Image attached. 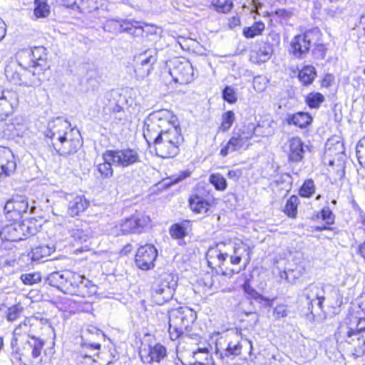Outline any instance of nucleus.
<instances>
[{"label":"nucleus","instance_id":"9b49d317","mask_svg":"<svg viewBox=\"0 0 365 365\" xmlns=\"http://www.w3.org/2000/svg\"><path fill=\"white\" fill-rule=\"evenodd\" d=\"M169 73L173 81L180 84H188L194 79L192 63L185 58L175 57L167 61Z\"/></svg>","mask_w":365,"mask_h":365},{"label":"nucleus","instance_id":"473e14b6","mask_svg":"<svg viewBox=\"0 0 365 365\" xmlns=\"http://www.w3.org/2000/svg\"><path fill=\"white\" fill-rule=\"evenodd\" d=\"M286 121L288 125H294L300 128H304L312 123V118L308 113L298 112L288 115Z\"/></svg>","mask_w":365,"mask_h":365},{"label":"nucleus","instance_id":"69168bd1","mask_svg":"<svg viewBox=\"0 0 365 365\" xmlns=\"http://www.w3.org/2000/svg\"><path fill=\"white\" fill-rule=\"evenodd\" d=\"M243 289L245 293H247L251 298L255 299L256 301H259L263 299V297L256 290H255L248 283H245L243 284Z\"/></svg>","mask_w":365,"mask_h":365},{"label":"nucleus","instance_id":"aec40b11","mask_svg":"<svg viewBox=\"0 0 365 365\" xmlns=\"http://www.w3.org/2000/svg\"><path fill=\"white\" fill-rule=\"evenodd\" d=\"M104 29L109 32H126L134 36H140L143 33V27L139 26L138 22L133 23L128 21L120 22L115 19L108 20L104 25Z\"/></svg>","mask_w":365,"mask_h":365},{"label":"nucleus","instance_id":"49530a36","mask_svg":"<svg viewBox=\"0 0 365 365\" xmlns=\"http://www.w3.org/2000/svg\"><path fill=\"white\" fill-rule=\"evenodd\" d=\"M305 101L310 108H319L324 101V96L319 92H312L307 96Z\"/></svg>","mask_w":365,"mask_h":365},{"label":"nucleus","instance_id":"393cba45","mask_svg":"<svg viewBox=\"0 0 365 365\" xmlns=\"http://www.w3.org/2000/svg\"><path fill=\"white\" fill-rule=\"evenodd\" d=\"M180 145L168 140L167 137L160 138L154 143L156 155L163 158H173L180 152Z\"/></svg>","mask_w":365,"mask_h":365},{"label":"nucleus","instance_id":"09e8293b","mask_svg":"<svg viewBox=\"0 0 365 365\" xmlns=\"http://www.w3.org/2000/svg\"><path fill=\"white\" fill-rule=\"evenodd\" d=\"M104 162L98 165V170L104 178H108L113 176V170L112 168L113 161L107 160L106 158V152L103 154Z\"/></svg>","mask_w":365,"mask_h":365},{"label":"nucleus","instance_id":"680f3d73","mask_svg":"<svg viewBox=\"0 0 365 365\" xmlns=\"http://www.w3.org/2000/svg\"><path fill=\"white\" fill-rule=\"evenodd\" d=\"M222 97L229 103H234L237 101V96L234 89L228 86L222 91Z\"/></svg>","mask_w":365,"mask_h":365},{"label":"nucleus","instance_id":"c756f323","mask_svg":"<svg viewBox=\"0 0 365 365\" xmlns=\"http://www.w3.org/2000/svg\"><path fill=\"white\" fill-rule=\"evenodd\" d=\"M90 202L83 195H77L69 201L68 213L72 216H77L84 212L89 206Z\"/></svg>","mask_w":365,"mask_h":365},{"label":"nucleus","instance_id":"cd10ccee","mask_svg":"<svg viewBox=\"0 0 365 365\" xmlns=\"http://www.w3.org/2000/svg\"><path fill=\"white\" fill-rule=\"evenodd\" d=\"M69 273V270L51 272L47 276L46 282L63 292Z\"/></svg>","mask_w":365,"mask_h":365},{"label":"nucleus","instance_id":"e433bc0d","mask_svg":"<svg viewBox=\"0 0 365 365\" xmlns=\"http://www.w3.org/2000/svg\"><path fill=\"white\" fill-rule=\"evenodd\" d=\"M162 137H167L168 140H172L177 144L181 145L184 140L183 136L181 134V129L179 126H175L169 122L165 128Z\"/></svg>","mask_w":365,"mask_h":365},{"label":"nucleus","instance_id":"0eeeda50","mask_svg":"<svg viewBox=\"0 0 365 365\" xmlns=\"http://www.w3.org/2000/svg\"><path fill=\"white\" fill-rule=\"evenodd\" d=\"M166 110H157L151 113L144 120L143 136L147 143H155L163 134V132L169 121L165 115Z\"/></svg>","mask_w":365,"mask_h":365},{"label":"nucleus","instance_id":"b1692460","mask_svg":"<svg viewBox=\"0 0 365 365\" xmlns=\"http://www.w3.org/2000/svg\"><path fill=\"white\" fill-rule=\"evenodd\" d=\"M16 168L15 157L7 147H0V178L13 174Z\"/></svg>","mask_w":365,"mask_h":365},{"label":"nucleus","instance_id":"774afa93","mask_svg":"<svg viewBox=\"0 0 365 365\" xmlns=\"http://www.w3.org/2000/svg\"><path fill=\"white\" fill-rule=\"evenodd\" d=\"M250 6H252L251 12L258 14L257 11L263 6V3L259 0H247Z\"/></svg>","mask_w":365,"mask_h":365},{"label":"nucleus","instance_id":"0e129e2a","mask_svg":"<svg viewBox=\"0 0 365 365\" xmlns=\"http://www.w3.org/2000/svg\"><path fill=\"white\" fill-rule=\"evenodd\" d=\"M91 0H81V3L80 4H77L76 2H74L73 4H72L71 5V8L73 10H78L80 12L83 13V12H86V11H90L91 9L92 8H93V6H87V4Z\"/></svg>","mask_w":365,"mask_h":365},{"label":"nucleus","instance_id":"f257e3e1","mask_svg":"<svg viewBox=\"0 0 365 365\" xmlns=\"http://www.w3.org/2000/svg\"><path fill=\"white\" fill-rule=\"evenodd\" d=\"M197 319L196 312L188 307H180L173 309L169 314V334L171 340L174 341L185 333L191 339L200 341L204 337V332L190 333V328Z\"/></svg>","mask_w":365,"mask_h":365},{"label":"nucleus","instance_id":"c85d7f7f","mask_svg":"<svg viewBox=\"0 0 365 365\" xmlns=\"http://www.w3.org/2000/svg\"><path fill=\"white\" fill-rule=\"evenodd\" d=\"M229 339L230 337L228 336L223 337L220 335V332H214L210 336V339L207 342L208 346L211 350L215 349L216 354H219L221 358H224L222 352L225 351Z\"/></svg>","mask_w":365,"mask_h":365},{"label":"nucleus","instance_id":"338daca9","mask_svg":"<svg viewBox=\"0 0 365 365\" xmlns=\"http://www.w3.org/2000/svg\"><path fill=\"white\" fill-rule=\"evenodd\" d=\"M199 353H205V347H199L197 351H192V357L195 361L190 365H205L203 362L199 361L197 356Z\"/></svg>","mask_w":365,"mask_h":365},{"label":"nucleus","instance_id":"a18cd8bd","mask_svg":"<svg viewBox=\"0 0 365 365\" xmlns=\"http://www.w3.org/2000/svg\"><path fill=\"white\" fill-rule=\"evenodd\" d=\"M234 6L232 0H213L210 5L216 11L222 14L230 12Z\"/></svg>","mask_w":365,"mask_h":365},{"label":"nucleus","instance_id":"a211bd4d","mask_svg":"<svg viewBox=\"0 0 365 365\" xmlns=\"http://www.w3.org/2000/svg\"><path fill=\"white\" fill-rule=\"evenodd\" d=\"M81 138L80 132L72 128L71 131L68 133L67 135L58 143L56 148L53 150L57 154L66 158L70 155L77 153L82 146L83 141Z\"/></svg>","mask_w":365,"mask_h":365},{"label":"nucleus","instance_id":"2eb2a0df","mask_svg":"<svg viewBox=\"0 0 365 365\" xmlns=\"http://www.w3.org/2000/svg\"><path fill=\"white\" fill-rule=\"evenodd\" d=\"M107 160L113 161L115 167L125 168L141 162L139 153L135 149L129 148L106 151Z\"/></svg>","mask_w":365,"mask_h":365},{"label":"nucleus","instance_id":"412c9836","mask_svg":"<svg viewBox=\"0 0 365 365\" xmlns=\"http://www.w3.org/2000/svg\"><path fill=\"white\" fill-rule=\"evenodd\" d=\"M19 103V95L14 90L0 91V121L12 115L14 108Z\"/></svg>","mask_w":365,"mask_h":365},{"label":"nucleus","instance_id":"3c124183","mask_svg":"<svg viewBox=\"0 0 365 365\" xmlns=\"http://www.w3.org/2000/svg\"><path fill=\"white\" fill-rule=\"evenodd\" d=\"M27 343L28 345L32 349V356L34 358L38 357L41 355V350L44 345L43 340L35 336H31Z\"/></svg>","mask_w":365,"mask_h":365},{"label":"nucleus","instance_id":"20e7f679","mask_svg":"<svg viewBox=\"0 0 365 365\" xmlns=\"http://www.w3.org/2000/svg\"><path fill=\"white\" fill-rule=\"evenodd\" d=\"M178 276L171 272H163L158 274L151 287L153 301L158 305L170 301L178 286Z\"/></svg>","mask_w":365,"mask_h":365},{"label":"nucleus","instance_id":"a878e982","mask_svg":"<svg viewBox=\"0 0 365 365\" xmlns=\"http://www.w3.org/2000/svg\"><path fill=\"white\" fill-rule=\"evenodd\" d=\"M205 205V182H199L189 198V207L195 213L201 212Z\"/></svg>","mask_w":365,"mask_h":365},{"label":"nucleus","instance_id":"58836bf2","mask_svg":"<svg viewBox=\"0 0 365 365\" xmlns=\"http://www.w3.org/2000/svg\"><path fill=\"white\" fill-rule=\"evenodd\" d=\"M346 157V155L343 152H340L336 158L330 160L329 162V165L333 167V169L336 171L337 176L339 178L344 177L345 174V161Z\"/></svg>","mask_w":365,"mask_h":365},{"label":"nucleus","instance_id":"bb28decb","mask_svg":"<svg viewBox=\"0 0 365 365\" xmlns=\"http://www.w3.org/2000/svg\"><path fill=\"white\" fill-rule=\"evenodd\" d=\"M288 158L292 163L301 162L304 158V154L309 149L299 137H294L288 141Z\"/></svg>","mask_w":365,"mask_h":365},{"label":"nucleus","instance_id":"a19ab883","mask_svg":"<svg viewBox=\"0 0 365 365\" xmlns=\"http://www.w3.org/2000/svg\"><path fill=\"white\" fill-rule=\"evenodd\" d=\"M227 345V346H226L225 351L222 352L224 357L226 356L233 358L241 354L242 345L238 340L237 336H236L234 339L230 337L228 344Z\"/></svg>","mask_w":365,"mask_h":365},{"label":"nucleus","instance_id":"c9c22d12","mask_svg":"<svg viewBox=\"0 0 365 365\" xmlns=\"http://www.w3.org/2000/svg\"><path fill=\"white\" fill-rule=\"evenodd\" d=\"M156 49H148L134 58V61L153 69V65L157 61Z\"/></svg>","mask_w":365,"mask_h":365},{"label":"nucleus","instance_id":"5fc2aeb1","mask_svg":"<svg viewBox=\"0 0 365 365\" xmlns=\"http://www.w3.org/2000/svg\"><path fill=\"white\" fill-rule=\"evenodd\" d=\"M356 154L360 165L365 168V135L357 143Z\"/></svg>","mask_w":365,"mask_h":365},{"label":"nucleus","instance_id":"ddd939ff","mask_svg":"<svg viewBox=\"0 0 365 365\" xmlns=\"http://www.w3.org/2000/svg\"><path fill=\"white\" fill-rule=\"evenodd\" d=\"M105 101L106 102H104L105 106L103 108L105 115H109L116 123L125 120L126 115L123 108L125 96L118 91H112L105 95Z\"/></svg>","mask_w":365,"mask_h":365},{"label":"nucleus","instance_id":"f8f14e48","mask_svg":"<svg viewBox=\"0 0 365 365\" xmlns=\"http://www.w3.org/2000/svg\"><path fill=\"white\" fill-rule=\"evenodd\" d=\"M71 123L61 117L50 120L43 132L46 143L53 149L71 131Z\"/></svg>","mask_w":365,"mask_h":365},{"label":"nucleus","instance_id":"4d7b16f0","mask_svg":"<svg viewBox=\"0 0 365 365\" xmlns=\"http://www.w3.org/2000/svg\"><path fill=\"white\" fill-rule=\"evenodd\" d=\"M250 247L247 244L244 243L243 242H240L239 243H235L234 247V254L238 255L241 257L245 256L246 254L247 257V260H250Z\"/></svg>","mask_w":365,"mask_h":365},{"label":"nucleus","instance_id":"6e6552de","mask_svg":"<svg viewBox=\"0 0 365 365\" xmlns=\"http://www.w3.org/2000/svg\"><path fill=\"white\" fill-rule=\"evenodd\" d=\"M81 350L77 354L76 360L78 365H109L118 359L113 353L110 359L104 361L99 352L101 345L99 343L82 342Z\"/></svg>","mask_w":365,"mask_h":365},{"label":"nucleus","instance_id":"4be33fe9","mask_svg":"<svg viewBox=\"0 0 365 365\" xmlns=\"http://www.w3.org/2000/svg\"><path fill=\"white\" fill-rule=\"evenodd\" d=\"M250 127H251L250 129L252 130L251 134H246L245 131L241 133H235L227 144L221 148L220 155L225 157L229 153H233L242 148V146L247 143L248 140L251 138L252 134L255 133L256 130L254 125H249V128Z\"/></svg>","mask_w":365,"mask_h":365},{"label":"nucleus","instance_id":"72a5a7b5","mask_svg":"<svg viewBox=\"0 0 365 365\" xmlns=\"http://www.w3.org/2000/svg\"><path fill=\"white\" fill-rule=\"evenodd\" d=\"M55 251L54 246L48 245H41L34 248L29 255L34 262H45L46 258Z\"/></svg>","mask_w":365,"mask_h":365},{"label":"nucleus","instance_id":"37998d69","mask_svg":"<svg viewBox=\"0 0 365 365\" xmlns=\"http://www.w3.org/2000/svg\"><path fill=\"white\" fill-rule=\"evenodd\" d=\"M167 356L166 348L161 344L150 346L149 356L153 361L160 362Z\"/></svg>","mask_w":365,"mask_h":365},{"label":"nucleus","instance_id":"7c9ffc66","mask_svg":"<svg viewBox=\"0 0 365 365\" xmlns=\"http://www.w3.org/2000/svg\"><path fill=\"white\" fill-rule=\"evenodd\" d=\"M41 225L38 223V220L34 217L26 219L18 222V227L20 229L23 240L36 235Z\"/></svg>","mask_w":365,"mask_h":365},{"label":"nucleus","instance_id":"4468645a","mask_svg":"<svg viewBox=\"0 0 365 365\" xmlns=\"http://www.w3.org/2000/svg\"><path fill=\"white\" fill-rule=\"evenodd\" d=\"M150 222L148 216L136 213L129 217L122 219L115 226L119 231L117 235L141 234L144 232Z\"/></svg>","mask_w":365,"mask_h":365},{"label":"nucleus","instance_id":"f03ea898","mask_svg":"<svg viewBox=\"0 0 365 365\" xmlns=\"http://www.w3.org/2000/svg\"><path fill=\"white\" fill-rule=\"evenodd\" d=\"M302 295L307 300L308 309L314 314V302H317L318 309H323V303L327 301V306L334 309H338L342 304V298L337 289L331 285L320 287L310 284L304 290Z\"/></svg>","mask_w":365,"mask_h":365},{"label":"nucleus","instance_id":"e2e57ef3","mask_svg":"<svg viewBox=\"0 0 365 365\" xmlns=\"http://www.w3.org/2000/svg\"><path fill=\"white\" fill-rule=\"evenodd\" d=\"M274 15L279 19L281 24H287V21L293 16V13L284 9H279L275 11Z\"/></svg>","mask_w":365,"mask_h":365},{"label":"nucleus","instance_id":"de8ad7c7","mask_svg":"<svg viewBox=\"0 0 365 365\" xmlns=\"http://www.w3.org/2000/svg\"><path fill=\"white\" fill-rule=\"evenodd\" d=\"M299 200L297 196L292 195L287 201L284 212L290 217H295L297 213V206Z\"/></svg>","mask_w":365,"mask_h":365},{"label":"nucleus","instance_id":"9d476101","mask_svg":"<svg viewBox=\"0 0 365 365\" xmlns=\"http://www.w3.org/2000/svg\"><path fill=\"white\" fill-rule=\"evenodd\" d=\"M319 36V29L312 28L305 31L301 34L294 36L290 42L289 54L295 58H304L309 53L312 42H316Z\"/></svg>","mask_w":365,"mask_h":365},{"label":"nucleus","instance_id":"f3484780","mask_svg":"<svg viewBox=\"0 0 365 365\" xmlns=\"http://www.w3.org/2000/svg\"><path fill=\"white\" fill-rule=\"evenodd\" d=\"M22 72L8 66L5 68L7 79L14 84L27 87H36L41 85V79L36 76L31 68L21 67Z\"/></svg>","mask_w":365,"mask_h":365},{"label":"nucleus","instance_id":"39448f33","mask_svg":"<svg viewBox=\"0 0 365 365\" xmlns=\"http://www.w3.org/2000/svg\"><path fill=\"white\" fill-rule=\"evenodd\" d=\"M47 56L46 48L43 46L24 49L17 55L18 63L21 67L31 68L36 76L40 77L49 67Z\"/></svg>","mask_w":365,"mask_h":365},{"label":"nucleus","instance_id":"6e6d98bb","mask_svg":"<svg viewBox=\"0 0 365 365\" xmlns=\"http://www.w3.org/2000/svg\"><path fill=\"white\" fill-rule=\"evenodd\" d=\"M23 308L20 305H13L10 307H7L5 312L6 319L9 322H14L18 319L22 312Z\"/></svg>","mask_w":365,"mask_h":365},{"label":"nucleus","instance_id":"1a4fd4ad","mask_svg":"<svg viewBox=\"0 0 365 365\" xmlns=\"http://www.w3.org/2000/svg\"><path fill=\"white\" fill-rule=\"evenodd\" d=\"M68 274L63 293L83 298L92 297L97 293V286L84 276L71 271Z\"/></svg>","mask_w":365,"mask_h":365},{"label":"nucleus","instance_id":"c03bdc74","mask_svg":"<svg viewBox=\"0 0 365 365\" xmlns=\"http://www.w3.org/2000/svg\"><path fill=\"white\" fill-rule=\"evenodd\" d=\"M50 6L47 0H35L34 14L36 18H46L50 14Z\"/></svg>","mask_w":365,"mask_h":365},{"label":"nucleus","instance_id":"864d4df0","mask_svg":"<svg viewBox=\"0 0 365 365\" xmlns=\"http://www.w3.org/2000/svg\"><path fill=\"white\" fill-rule=\"evenodd\" d=\"M209 180L217 190L223 191L227 188V181L225 178L218 173L212 174L210 176Z\"/></svg>","mask_w":365,"mask_h":365},{"label":"nucleus","instance_id":"4c0bfd02","mask_svg":"<svg viewBox=\"0 0 365 365\" xmlns=\"http://www.w3.org/2000/svg\"><path fill=\"white\" fill-rule=\"evenodd\" d=\"M317 77L316 68L311 65L305 66L298 73V78L303 86H309Z\"/></svg>","mask_w":365,"mask_h":365},{"label":"nucleus","instance_id":"423d86ee","mask_svg":"<svg viewBox=\"0 0 365 365\" xmlns=\"http://www.w3.org/2000/svg\"><path fill=\"white\" fill-rule=\"evenodd\" d=\"M361 323L359 321L356 329L346 324H341L335 334L336 341L353 345L358 356L365 354V327H362Z\"/></svg>","mask_w":365,"mask_h":365},{"label":"nucleus","instance_id":"f704fd0d","mask_svg":"<svg viewBox=\"0 0 365 365\" xmlns=\"http://www.w3.org/2000/svg\"><path fill=\"white\" fill-rule=\"evenodd\" d=\"M191 226V222L183 220L179 223H175L171 225L169 232L172 238L176 240L183 239L188 234V230Z\"/></svg>","mask_w":365,"mask_h":365},{"label":"nucleus","instance_id":"79ce46f5","mask_svg":"<svg viewBox=\"0 0 365 365\" xmlns=\"http://www.w3.org/2000/svg\"><path fill=\"white\" fill-rule=\"evenodd\" d=\"M322 34L319 30L318 40L316 42H312V46H313L312 55L314 58L319 60H322L325 58L327 50L326 45L322 41Z\"/></svg>","mask_w":365,"mask_h":365},{"label":"nucleus","instance_id":"603ef678","mask_svg":"<svg viewBox=\"0 0 365 365\" xmlns=\"http://www.w3.org/2000/svg\"><path fill=\"white\" fill-rule=\"evenodd\" d=\"M235 120V113L232 110L224 113L222 115V123L219 129L223 132L228 130Z\"/></svg>","mask_w":365,"mask_h":365},{"label":"nucleus","instance_id":"052dcab7","mask_svg":"<svg viewBox=\"0 0 365 365\" xmlns=\"http://www.w3.org/2000/svg\"><path fill=\"white\" fill-rule=\"evenodd\" d=\"M320 217L327 225H330L334 223L335 215L328 206L324 207L320 211Z\"/></svg>","mask_w":365,"mask_h":365},{"label":"nucleus","instance_id":"5701e85b","mask_svg":"<svg viewBox=\"0 0 365 365\" xmlns=\"http://www.w3.org/2000/svg\"><path fill=\"white\" fill-rule=\"evenodd\" d=\"M66 229L70 237L76 244H83L87 242L91 238V232L88 225L77 220L76 222H69L66 225Z\"/></svg>","mask_w":365,"mask_h":365},{"label":"nucleus","instance_id":"7ed1b4c3","mask_svg":"<svg viewBox=\"0 0 365 365\" xmlns=\"http://www.w3.org/2000/svg\"><path fill=\"white\" fill-rule=\"evenodd\" d=\"M29 209L30 213H34L39 218H45L46 213L51 210L49 200H46L38 206L29 205L26 197L16 195L9 200L4 206V211L7 217L13 220H17L22 217L24 213L27 212Z\"/></svg>","mask_w":365,"mask_h":365},{"label":"nucleus","instance_id":"bf43d9fd","mask_svg":"<svg viewBox=\"0 0 365 365\" xmlns=\"http://www.w3.org/2000/svg\"><path fill=\"white\" fill-rule=\"evenodd\" d=\"M151 70L152 68L146 67V66H144L142 64L135 62L134 71L135 73V77L138 80L144 79L150 74Z\"/></svg>","mask_w":365,"mask_h":365},{"label":"nucleus","instance_id":"ea45409f","mask_svg":"<svg viewBox=\"0 0 365 365\" xmlns=\"http://www.w3.org/2000/svg\"><path fill=\"white\" fill-rule=\"evenodd\" d=\"M265 29V24L262 21H255L250 26H245L242 30V35L246 38H253L262 35Z\"/></svg>","mask_w":365,"mask_h":365},{"label":"nucleus","instance_id":"13d9d810","mask_svg":"<svg viewBox=\"0 0 365 365\" xmlns=\"http://www.w3.org/2000/svg\"><path fill=\"white\" fill-rule=\"evenodd\" d=\"M41 277L38 272L23 274L21 279L26 285H32L41 281Z\"/></svg>","mask_w":365,"mask_h":365},{"label":"nucleus","instance_id":"8fccbe9b","mask_svg":"<svg viewBox=\"0 0 365 365\" xmlns=\"http://www.w3.org/2000/svg\"><path fill=\"white\" fill-rule=\"evenodd\" d=\"M315 192L314 182L312 179L306 180L299 190V195L303 197H311Z\"/></svg>","mask_w":365,"mask_h":365},{"label":"nucleus","instance_id":"6ab92c4d","mask_svg":"<svg viewBox=\"0 0 365 365\" xmlns=\"http://www.w3.org/2000/svg\"><path fill=\"white\" fill-rule=\"evenodd\" d=\"M157 257L158 251L155 247L151 244H146L138 249L135 257V264L142 270H150L154 267V262Z\"/></svg>","mask_w":365,"mask_h":365},{"label":"nucleus","instance_id":"dca6fc26","mask_svg":"<svg viewBox=\"0 0 365 365\" xmlns=\"http://www.w3.org/2000/svg\"><path fill=\"white\" fill-rule=\"evenodd\" d=\"M259 48L252 51L250 59L256 63H261L267 61L274 52V48L280 43V36L279 34L271 31L266 37L265 41L258 42Z\"/></svg>","mask_w":365,"mask_h":365},{"label":"nucleus","instance_id":"2f4dec72","mask_svg":"<svg viewBox=\"0 0 365 365\" xmlns=\"http://www.w3.org/2000/svg\"><path fill=\"white\" fill-rule=\"evenodd\" d=\"M0 235L4 241L18 242L23 240L18 222L6 225L0 230Z\"/></svg>","mask_w":365,"mask_h":365}]
</instances>
